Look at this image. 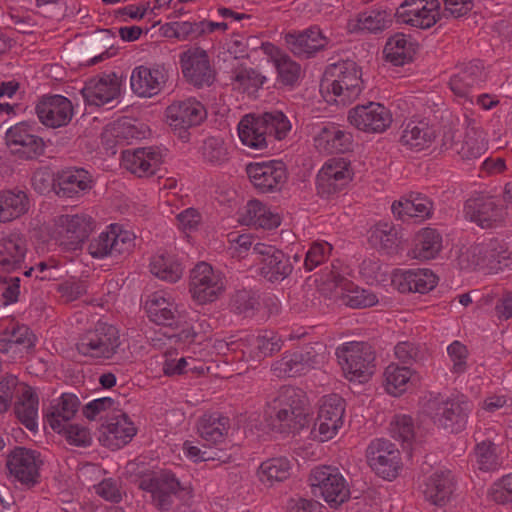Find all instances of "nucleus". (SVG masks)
<instances>
[{"instance_id": "nucleus-1", "label": "nucleus", "mask_w": 512, "mask_h": 512, "mask_svg": "<svg viewBox=\"0 0 512 512\" xmlns=\"http://www.w3.org/2000/svg\"><path fill=\"white\" fill-rule=\"evenodd\" d=\"M237 130L243 145L263 150L274 139L285 138L291 130V122L283 112L274 110L259 115H245L240 120Z\"/></svg>"}, {"instance_id": "nucleus-2", "label": "nucleus", "mask_w": 512, "mask_h": 512, "mask_svg": "<svg viewBox=\"0 0 512 512\" xmlns=\"http://www.w3.org/2000/svg\"><path fill=\"white\" fill-rule=\"evenodd\" d=\"M145 310L153 323L181 329L174 337L184 343L194 341L199 333L196 327L191 325L196 315L191 316V313L187 312L182 305L177 304L170 291L158 290L148 295Z\"/></svg>"}, {"instance_id": "nucleus-3", "label": "nucleus", "mask_w": 512, "mask_h": 512, "mask_svg": "<svg viewBox=\"0 0 512 512\" xmlns=\"http://www.w3.org/2000/svg\"><path fill=\"white\" fill-rule=\"evenodd\" d=\"M363 87L361 70L352 61L329 65L320 82V93L329 104L347 105L357 99Z\"/></svg>"}, {"instance_id": "nucleus-4", "label": "nucleus", "mask_w": 512, "mask_h": 512, "mask_svg": "<svg viewBox=\"0 0 512 512\" xmlns=\"http://www.w3.org/2000/svg\"><path fill=\"white\" fill-rule=\"evenodd\" d=\"M268 425L281 433L296 432L309 423L306 398L301 389L282 387L269 406Z\"/></svg>"}, {"instance_id": "nucleus-5", "label": "nucleus", "mask_w": 512, "mask_h": 512, "mask_svg": "<svg viewBox=\"0 0 512 512\" xmlns=\"http://www.w3.org/2000/svg\"><path fill=\"white\" fill-rule=\"evenodd\" d=\"M471 410L472 405L463 394L443 397L430 393L423 404V412L434 424L450 433H458L465 429Z\"/></svg>"}, {"instance_id": "nucleus-6", "label": "nucleus", "mask_w": 512, "mask_h": 512, "mask_svg": "<svg viewBox=\"0 0 512 512\" xmlns=\"http://www.w3.org/2000/svg\"><path fill=\"white\" fill-rule=\"evenodd\" d=\"M94 229L93 219L86 214H62L45 227L44 242H54L66 250H79Z\"/></svg>"}, {"instance_id": "nucleus-7", "label": "nucleus", "mask_w": 512, "mask_h": 512, "mask_svg": "<svg viewBox=\"0 0 512 512\" xmlns=\"http://www.w3.org/2000/svg\"><path fill=\"white\" fill-rule=\"evenodd\" d=\"M461 269H478L486 273L512 271V251L498 239L477 244L459 256Z\"/></svg>"}, {"instance_id": "nucleus-8", "label": "nucleus", "mask_w": 512, "mask_h": 512, "mask_svg": "<svg viewBox=\"0 0 512 512\" xmlns=\"http://www.w3.org/2000/svg\"><path fill=\"white\" fill-rule=\"evenodd\" d=\"M282 337L274 331L264 330L257 333H242L239 336H232L228 340H221L218 349L224 354L231 352L235 358L243 360H260L280 350Z\"/></svg>"}, {"instance_id": "nucleus-9", "label": "nucleus", "mask_w": 512, "mask_h": 512, "mask_svg": "<svg viewBox=\"0 0 512 512\" xmlns=\"http://www.w3.org/2000/svg\"><path fill=\"white\" fill-rule=\"evenodd\" d=\"M344 376L349 381L364 383L374 372V353L363 342H347L336 351Z\"/></svg>"}, {"instance_id": "nucleus-10", "label": "nucleus", "mask_w": 512, "mask_h": 512, "mask_svg": "<svg viewBox=\"0 0 512 512\" xmlns=\"http://www.w3.org/2000/svg\"><path fill=\"white\" fill-rule=\"evenodd\" d=\"M120 347L118 329L110 324L98 322L93 330L86 332L77 343L79 354L93 359H111Z\"/></svg>"}, {"instance_id": "nucleus-11", "label": "nucleus", "mask_w": 512, "mask_h": 512, "mask_svg": "<svg viewBox=\"0 0 512 512\" xmlns=\"http://www.w3.org/2000/svg\"><path fill=\"white\" fill-rule=\"evenodd\" d=\"M474 440L476 446L472 458L473 467L483 472L499 469L502 465L500 445L503 437L496 426L479 424L474 433Z\"/></svg>"}, {"instance_id": "nucleus-12", "label": "nucleus", "mask_w": 512, "mask_h": 512, "mask_svg": "<svg viewBox=\"0 0 512 512\" xmlns=\"http://www.w3.org/2000/svg\"><path fill=\"white\" fill-rule=\"evenodd\" d=\"M138 486L148 493L153 504L160 510L166 511L170 508L173 498L178 493L189 494L175 475L170 471H159L144 474L140 477Z\"/></svg>"}, {"instance_id": "nucleus-13", "label": "nucleus", "mask_w": 512, "mask_h": 512, "mask_svg": "<svg viewBox=\"0 0 512 512\" xmlns=\"http://www.w3.org/2000/svg\"><path fill=\"white\" fill-rule=\"evenodd\" d=\"M167 121L175 134L187 142L189 129L200 125L207 117V110L202 102L195 98L175 101L167 107Z\"/></svg>"}, {"instance_id": "nucleus-14", "label": "nucleus", "mask_w": 512, "mask_h": 512, "mask_svg": "<svg viewBox=\"0 0 512 512\" xmlns=\"http://www.w3.org/2000/svg\"><path fill=\"white\" fill-rule=\"evenodd\" d=\"M225 289V277L221 271L206 262L198 263L190 273L189 290L199 304L214 302Z\"/></svg>"}, {"instance_id": "nucleus-15", "label": "nucleus", "mask_w": 512, "mask_h": 512, "mask_svg": "<svg viewBox=\"0 0 512 512\" xmlns=\"http://www.w3.org/2000/svg\"><path fill=\"white\" fill-rule=\"evenodd\" d=\"M345 402L337 394L326 395L321 399L318 415L311 431L321 442L334 438L344 424Z\"/></svg>"}, {"instance_id": "nucleus-16", "label": "nucleus", "mask_w": 512, "mask_h": 512, "mask_svg": "<svg viewBox=\"0 0 512 512\" xmlns=\"http://www.w3.org/2000/svg\"><path fill=\"white\" fill-rule=\"evenodd\" d=\"M135 238L132 231L119 224H111L90 241L88 252L96 259H104L114 253L129 252L135 245Z\"/></svg>"}, {"instance_id": "nucleus-17", "label": "nucleus", "mask_w": 512, "mask_h": 512, "mask_svg": "<svg viewBox=\"0 0 512 512\" xmlns=\"http://www.w3.org/2000/svg\"><path fill=\"white\" fill-rule=\"evenodd\" d=\"M367 461L379 477L389 481L396 478L402 468L399 449L385 439H376L369 444Z\"/></svg>"}, {"instance_id": "nucleus-18", "label": "nucleus", "mask_w": 512, "mask_h": 512, "mask_svg": "<svg viewBox=\"0 0 512 512\" xmlns=\"http://www.w3.org/2000/svg\"><path fill=\"white\" fill-rule=\"evenodd\" d=\"M149 133L147 126L139 120L123 117L104 128L101 143L106 153L114 155L117 146L131 144L134 140L145 138Z\"/></svg>"}, {"instance_id": "nucleus-19", "label": "nucleus", "mask_w": 512, "mask_h": 512, "mask_svg": "<svg viewBox=\"0 0 512 512\" xmlns=\"http://www.w3.org/2000/svg\"><path fill=\"white\" fill-rule=\"evenodd\" d=\"M325 360V347L317 343L304 351L286 354L274 364L273 370L278 377H295L320 367Z\"/></svg>"}, {"instance_id": "nucleus-20", "label": "nucleus", "mask_w": 512, "mask_h": 512, "mask_svg": "<svg viewBox=\"0 0 512 512\" xmlns=\"http://www.w3.org/2000/svg\"><path fill=\"white\" fill-rule=\"evenodd\" d=\"M310 480L315 494L319 493L330 505L341 504L349 496L346 480L335 467H316L312 471Z\"/></svg>"}, {"instance_id": "nucleus-21", "label": "nucleus", "mask_w": 512, "mask_h": 512, "mask_svg": "<svg viewBox=\"0 0 512 512\" xmlns=\"http://www.w3.org/2000/svg\"><path fill=\"white\" fill-rule=\"evenodd\" d=\"M400 23L420 29H428L441 20L438 0H405L396 10Z\"/></svg>"}, {"instance_id": "nucleus-22", "label": "nucleus", "mask_w": 512, "mask_h": 512, "mask_svg": "<svg viewBox=\"0 0 512 512\" xmlns=\"http://www.w3.org/2000/svg\"><path fill=\"white\" fill-rule=\"evenodd\" d=\"M253 254L259 274L270 282L281 281L292 271L289 259L272 245L257 242L253 248Z\"/></svg>"}, {"instance_id": "nucleus-23", "label": "nucleus", "mask_w": 512, "mask_h": 512, "mask_svg": "<svg viewBox=\"0 0 512 512\" xmlns=\"http://www.w3.org/2000/svg\"><path fill=\"white\" fill-rule=\"evenodd\" d=\"M6 144L11 154L24 160L33 159L44 150L42 138L28 122H20L10 127L6 132Z\"/></svg>"}, {"instance_id": "nucleus-24", "label": "nucleus", "mask_w": 512, "mask_h": 512, "mask_svg": "<svg viewBox=\"0 0 512 512\" xmlns=\"http://www.w3.org/2000/svg\"><path fill=\"white\" fill-rule=\"evenodd\" d=\"M41 465L40 454L24 447L15 448L7 459L10 475L26 487H33L39 482Z\"/></svg>"}, {"instance_id": "nucleus-25", "label": "nucleus", "mask_w": 512, "mask_h": 512, "mask_svg": "<svg viewBox=\"0 0 512 512\" xmlns=\"http://www.w3.org/2000/svg\"><path fill=\"white\" fill-rule=\"evenodd\" d=\"M348 120L355 128L369 133L384 132L392 123L391 112L382 104L369 102L349 111Z\"/></svg>"}, {"instance_id": "nucleus-26", "label": "nucleus", "mask_w": 512, "mask_h": 512, "mask_svg": "<svg viewBox=\"0 0 512 512\" xmlns=\"http://www.w3.org/2000/svg\"><path fill=\"white\" fill-rule=\"evenodd\" d=\"M120 88L121 81L116 74H102L86 82L82 95L87 107H101L114 102L120 95Z\"/></svg>"}, {"instance_id": "nucleus-27", "label": "nucleus", "mask_w": 512, "mask_h": 512, "mask_svg": "<svg viewBox=\"0 0 512 512\" xmlns=\"http://www.w3.org/2000/svg\"><path fill=\"white\" fill-rule=\"evenodd\" d=\"M246 171L251 183L263 192L279 190L287 179L285 165L277 160L250 163Z\"/></svg>"}, {"instance_id": "nucleus-28", "label": "nucleus", "mask_w": 512, "mask_h": 512, "mask_svg": "<svg viewBox=\"0 0 512 512\" xmlns=\"http://www.w3.org/2000/svg\"><path fill=\"white\" fill-rule=\"evenodd\" d=\"M167 79L168 71L163 65H141L133 69L130 86L137 96L150 98L161 92Z\"/></svg>"}, {"instance_id": "nucleus-29", "label": "nucleus", "mask_w": 512, "mask_h": 512, "mask_svg": "<svg viewBox=\"0 0 512 512\" xmlns=\"http://www.w3.org/2000/svg\"><path fill=\"white\" fill-rule=\"evenodd\" d=\"M331 279L334 284L335 297L341 304L350 308H367L378 302L377 296L371 291L355 285L336 270L333 265Z\"/></svg>"}, {"instance_id": "nucleus-30", "label": "nucleus", "mask_w": 512, "mask_h": 512, "mask_svg": "<svg viewBox=\"0 0 512 512\" xmlns=\"http://www.w3.org/2000/svg\"><path fill=\"white\" fill-rule=\"evenodd\" d=\"M351 179L349 163L342 158L330 159L317 175V190L322 197L341 191Z\"/></svg>"}, {"instance_id": "nucleus-31", "label": "nucleus", "mask_w": 512, "mask_h": 512, "mask_svg": "<svg viewBox=\"0 0 512 512\" xmlns=\"http://www.w3.org/2000/svg\"><path fill=\"white\" fill-rule=\"evenodd\" d=\"M230 428L229 418L214 412L204 414L198 421L197 430L205 446L214 450L222 449L221 455H228L227 435Z\"/></svg>"}, {"instance_id": "nucleus-32", "label": "nucleus", "mask_w": 512, "mask_h": 512, "mask_svg": "<svg viewBox=\"0 0 512 512\" xmlns=\"http://www.w3.org/2000/svg\"><path fill=\"white\" fill-rule=\"evenodd\" d=\"M502 206L493 197H477L468 199L464 205L465 218L481 228H491L504 219Z\"/></svg>"}, {"instance_id": "nucleus-33", "label": "nucleus", "mask_w": 512, "mask_h": 512, "mask_svg": "<svg viewBox=\"0 0 512 512\" xmlns=\"http://www.w3.org/2000/svg\"><path fill=\"white\" fill-rule=\"evenodd\" d=\"M180 65L184 77L195 86H209L214 80V72L203 50L189 49L183 52Z\"/></svg>"}, {"instance_id": "nucleus-34", "label": "nucleus", "mask_w": 512, "mask_h": 512, "mask_svg": "<svg viewBox=\"0 0 512 512\" xmlns=\"http://www.w3.org/2000/svg\"><path fill=\"white\" fill-rule=\"evenodd\" d=\"M136 435V427L130 418L120 410L113 412L103 426L100 441L110 449H119L128 444Z\"/></svg>"}, {"instance_id": "nucleus-35", "label": "nucleus", "mask_w": 512, "mask_h": 512, "mask_svg": "<svg viewBox=\"0 0 512 512\" xmlns=\"http://www.w3.org/2000/svg\"><path fill=\"white\" fill-rule=\"evenodd\" d=\"M454 478L450 470L439 467L426 477L423 483L422 493L430 504L446 506L454 492Z\"/></svg>"}, {"instance_id": "nucleus-36", "label": "nucleus", "mask_w": 512, "mask_h": 512, "mask_svg": "<svg viewBox=\"0 0 512 512\" xmlns=\"http://www.w3.org/2000/svg\"><path fill=\"white\" fill-rule=\"evenodd\" d=\"M39 120L45 126L57 128L67 125L73 116L71 101L62 95L43 97L36 106Z\"/></svg>"}, {"instance_id": "nucleus-37", "label": "nucleus", "mask_w": 512, "mask_h": 512, "mask_svg": "<svg viewBox=\"0 0 512 512\" xmlns=\"http://www.w3.org/2000/svg\"><path fill=\"white\" fill-rule=\"evenodd\" d=\"M162 162L163 151L158 147L125 150L122 153V165L139 177L154 174Z\"/></svg>"}, {"instance_id": "nucleus-38", "label": "nucleus", "mask_w": 512, "mask_h": 512, "mask_svg": "<svg viewBox=\"0 0 512 512\" xmlns=\"http://www.w3.org/2000/svg\"><path fill=\"white\" fill-rule=\"evenodd\" d=\"M314 145L322 153H344L352 147V135L340 125L324 123L315 131Z\"/></svg>"}, {"instance_id": "nucleus-39", "label": "nucleus", "mask_w": 512, "mask_h": 512, "mask_svg": "<svg viewBox=\"0 0 512 512\" xmlns=\"http://www.w3.org/2000/svg\"><path fill=\"white\" fill-rule=\"evenodd\" d=\"M79 399L71 393H63L58 399L54 400L44 417V421L51 429L61 434L74 418L79 408Z\"/></svg>"}, {"instance_id": "nucleus-40", "label": "nucleus", "mask_w": 512, "mask_h": 512, "mask_svg": "<svg viewBox=\"0 0 512 512\" xmlns=\"http://www.w3.org/2000/svg\"><path fill=\"white\" fill-rule=\"evenodd\" d=\"M240 221L247 226L274 229L281 224L279 213L259 200H250L240 213Z\"/></svg>"}, {"instance_id": "nucleus-41", "label": "nucleus", "mask_w": 512, "mask_h": 512, "mask_svg": "<svg viewBox=\"0 0 512 512\" xmlns=\"http://www.w3.org/2000/svg\"><path fill=\"white\" fill-rule=\"evenodd\" d=\"M261 52L271 61L278 73V79L283 85L293 86L299 79L300 66L292 61L278 47L269 42H262Z\"/></svg>"}, {"instance_id": "nucleus-42", "label": "nucleus", "mask_w": 512, "mask_h": 512, "mask_svg": "<svg viewBox=\"0 0 512 512\" xmlns=\"http://www.w3.org/2000/svg\"><path fill=\"white\" fill-rule=\"evenodd\" d=\"M286 42L291 51L298 56H310L328 44V38L316 26L299 33H289Z\"/></svg>"}, {"instance_id": "nucleus-43", "label": "nucleus", "mask_w": 512, "mask_h": 512, "mask_svg": "<svg viewBox=\"0 0 512 512\" xmlns=\"http://www.w3.org/2000/svg\"><path fill=\"white\" fill-rule=\"evenodd\" d=\"M26 251V240L18 232H12L0 239V270L9 272L17 269L23 262Z\"/></svg>"}, {"instance_id": "nucleus-44", "label": "nucleus", "mask_w": 512, "mask_h": 512, "mask_svg": "<svg viewBox=\"0 0 512 512\" xmlns=\"http://www.w3.org/2000/svg\"><path fill=\"white\" fill-rule=\"evenodd\" d=\"M392 213L400 219L419 218L424 219L432 213L431 200L418 192H412L392 204Z\"/></svg>"}, {"instance_id": "nucleus-45", "label": "nucleus", "mask_w": 512, "mask_h": 512, "mask_svg": "<svg viewBox=\"0 0 512 512\" xmlns=\"http://www.w3.org/2000/svg\"><path fill=\"white\" fill-rule=\"evenodd\" d=\"M485 80L483 66L480 61L471 62L453 74L449 85L452 92L465 100L469 97L470 88Z\"/></svg>"}, {"instance_id": "nucleus-46", "label": "nucleus", "mask_w": 512, "mask_h": 512, "mask_svg": "<svg viewBox=\"0 0 512 512\" xmlns=\"http://www.w3.org/2000/svg\"><path fill=\"white\" fill-rule=\"evenodd\" d=\"M392 23V13L386 9H372L360 13L348 22L350 32L378 33L388 28Z\"/></svg>"}, {"instance_id": "nucleus-47", "label": "nucleus", "mask_w": 512, "mask_h": 512, "mask_svg": "<svg viewBox=\"0 0 512 512\" xmlns=\"http://www.w3.org/2000/svg\"><path fill=\"white\" fill-rule=\"evenodd\" d=\"M435 138V130L425 120H410L404 127L401 143L412 150L428 148Z\"/></svg>"}, {"instance_id": "nucleus-48", "label": "nucleus", "mask_w": 512, "mask_h": 512, "mask_svg": "<svg viewBox=\"0 0 512 512\" xmlns=\"http://www.w3.org/2000/svg\"><path fill=\"white\" fill-rule=\"evenodd\" d=\"M35 340L34 334L27 326L10 321L2 338L3 344H0V350L5 353L28 352L34 346Z\"/></svg>"}, {"instance_id": "nucleus-49", "label": "nucleus", "mask_w": 512, "mask_h": 512, "mask_svg": "<svg viewBox=\"0 0 512 512\" xmlns=\"http://www.w3.org/2000/svg\"><path fill=\"white\" fill-rule=\"evenodd\" d=\"M415 52V43L409 36L403 33L391 36L384 47L386 60L395 66H403L411 62Z\"/></svg>"}, {"instance_id": "nucleus-50", "label": "nucleus", "mask_w": 512, "mask_h": 512, "mask_svg": "<svg viewBox=\"0 0 512 512\" xmlns=\"http://www.w3.org/2000/svg\"><path fill=\"white\" fill-rule=\"evenodd\" d=\"M29 209V198L25 191L11 189L0 191V222L19 218Z\"/></svg>"}, {"instance_id": "nucleus-51", "label": "nucleus", "mask_w": 512, "mask_h": 512, "mask_svg": "<svg viewBox=\"0 0 512 512\" xmlns=\"http://www.w3.org/2000/svg\"><path fill=\"white\" fill-rule=\"evenodd\" d=\"M57 194L64 197H75L91 187V177L84 169H69L57 178Z\"/></svg>"}, {"instance_id": "nucleus-52", "label": "nucleus", "mask_w": 512, "mask_h": 512, "mask_svg": "<svg viewBox=\"0 0 512 512\" xmlns=\"http://www.w3.org/2000/svg\"><path fill=\"white\" fill-rule=\"evenodd\" d=\"M442 249V236L433 228H425L419 231L410 251L413 258L430 260L435 258Z\"/></svg>"}, {"instance_id": "nucleus-53", "label": "nucleus", "mask_w": 512, "mask_h": 512, "mask_svg": "<svg viewBox=\"0 0 512 512\" xmlns=\"http://www.w3.org/2000/svg\"><path fill=\"white\" fill-rule=\"evenodd\" d=\"M417 380L414 372L407 366L390 364L384 371V387L388 394L399 396L406 392Z\"/></svg>"}, {"instance_id": "nucleus-54", "label": "nucleus", "mask_w": 512, "mask_h": 512, "mask_svg": "<svg viewBox=\"0 0 512 512\" xmlns=\"http://www.w3.org/2000/svg\"><path fill=\"white\" fill-rule=\"evenodd\" d=\"M150 272L167 282H177L183 274V266L176 256L168 252H158L150 261Z\"/></svg>"}, {"instance_id": "nucleus-55", "label": "nucleus", "mask_w": 512, "mask_h": 512, "mask_svg": "<svg viewBox=\"0 0 512 512\" xmlns=\"http://www.w3.org/2000/svg\"><path fill=\"white\" fill-rule=\"evenodd\" d=\"M38 405V397L30 388L23 389L22 395L15 405V414L18 420L31 432L38 430Z\"/></svg>"}, {"instance_id": "nucleus-56", "label": "nucleus", "mask_w": 512, "mask_h": 512, "mask_svg": "<svg viewBox=\"0 0 512 512\" xmlns=\"http://www.w3.org/2000/svg\"><path fill=\"white\" fill-rule=\"evenodd\" d=\"M292 462L287 457H275L261 463L257 471L260 482L273 485L286 480L291 472Z\"/></svg>"}, {"instance_id": "nucleus-57", "label": "nucleus", "mask_w": 512, "mask_h": 512, "mask_svg": "<svg viewBox=\"0 0 512 512\" xmlns=\"http://www.w3.org/2000/svg\"><path fill=\"white\" fill-rule=\"evenodd\" d=\"M368 241L373 247L390 254L399 245L398 231L390 222H379L370 229Z\"/></svg>"}, {"instance_id": "nucleus-58", "label": "nucleus", "mask_w": 512, "mask_h": 512, "mask_svg": "<svg viewBox=\"0 0 512 512\" xmlns=\"http://www.w3.org/2000/svg\"><path fill=\"white\" fill-rule=\"evenodd\" d=\"M162 361V370L168 377L178 376L191 370L197 374H203L205 367L195 365V360L191 357H178L176 350H167L164 352Z\"/></svg>"}, {"instance_id": "nucleus-59", "label": "nucleus", "mask_w": 512, "mask_h": 512, "mask_svg": "<svg viewBox=\"0 0 512 512\" xmlns=\"http://www.w3.org/2000/svg\"><path fill=\"white\" fill-rule=\"evenodd\" d=\"M403 290L427 293L437 284V276L429 269H411L402 274Z\"/></svg>"}, {"instance_id": "nucleus-60", "label": "nucleus", "mask_w": 512, "mask_h": 512, "mask_svg": "<svg viewBox=\"0 0 512 512\" xmlns=\"http://www.w3.org/2000/svg\"><path fill=\"white\" fill-rule=\"evenodd\" d=\"M390 433L393 438L402 442L403 446L415 449L419 441L418 431L415 429L413 420L407 415H396L390 424Z\"/></svg>"}, {"instance_id": "nucleus-61", "label": "nucleus", "mask_w": 512, "mask_h": 512, "mask_svg": "<svg viewBox=\"0 0 512 512\" xmlns=\"http://www.w3.org/2000/svg\"><path fill=\"white\" fill-rule=\"evenodd\" d=\"M257 243L251 234L231 232L227 235V253L236 259H242L249 254L254 256L253 248Z\"/></svg>"}, {"instance_id": "nucleus-62", "label": "nucleus", "mask_w": 512, "mask_h": 512, "mask_svg": "<svg viewBox=\"0 0 512 512\" xmlns=\"http://www.w3.org/2000/svg\"><path fill=\"white\" fill-rule=\"evenodd\" d=\"M231 143L221 137H209L203 144V157L210 163L221 164L228 160Z\"/></svg>"}, {"instance_id": "nucleus-63", "label": "nucleus", "mask_w": 512, "mask_h": 512, "mask_svg": "<svg viewBox=\"0 0 512 512\" xmlns=\"http://www.w3.org/2000/svg\"><path fill=\"white\" fill-rule=\"evenodd\" d=\"M266 78L253 68H241L236 72L234 86L244 93L253 95L262 85Z\"/></svg>"}, {"instance_id": "nucleus-64", "label": "nucleus", "mask_w": 512, "mask_h": 512, "mask_svg": "<svg viewBox=\"0 0 512 512\" xmlns=\"http://www.w3.org/2000/svg\"><path fill=\"white\" fill-rule=\"evenodd\" d=\"M63 264L55 258H48L40 261L35 266L30 267L24 272L27 277L35 276L40 280H56L62 277Z\"/></svg>"}]
</instances>
